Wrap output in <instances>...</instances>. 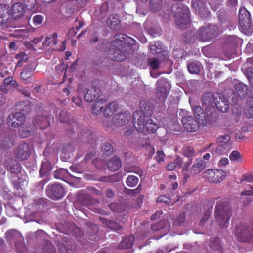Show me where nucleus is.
<instances>
[{
  "label": "nucleus",
  "instance_id": "nucleus-1",
  "mask_svg": "<svg viewBox=\"0 0 253 253\" xmlns=\"http://www.w3.org/2000/svg\"><path fill=\"white\" fill-rule=\"evenodd\" d=\"M133 40L126 36L122 34H117L115 36V40L111 42V48L110 50V54L112 56L110 57L113 60L122 62L126 59V55L122 50L126 43L133 44Z\"/></svg>",
  "mask_w": 253,
  "mask_h": 253
},
{
  "label": "nucleus",
  "instance_id": "nucleus-2",
  "mask_svg": "<svg viewBox=\"0 0 253 253\" xmlns=\"http://www.w3.org/2000/svg\"><path fill=\"white\" fill-rule=\"evenodd\" d=\"M171 10L172 14L175 17L176 22L178 25L181 26L183 28L182 25L184 26L189 24L190 12L187 6L181 4H175L171 7Z\"/></svg>",
  "mask_w": 253,
  "mask_h": 253
},
{
  "label": "nucleus",
  "instance_id": "nucleus-3",
  "mask_svg": "<svg viewBox=\"0 0 253 253\" xmlns=\"http://www.w3.org/2000/svg\"><path fill=\"white\" fill-rule=\"evenodd\" d=\"M239 23L240 30L246 35L253 32V25L250 12L245 8H240L239 11Z\"/></svg>",
  "mask_w": 253,
  "mask_h": 253
},
{
  "label": "nucleus",
  "instance_id": "nucleus-4",
  "mask_svg": "<svg viewBox=\"0 0 253 253\" xmlns=\"http://www.w3.org/2000/svg\"><path fill=\"white\" fill-rule=\"evenodd\" d=\"M202 102L203 107L205 108L206 111L211 110L216 107L219 111L225 112L229 108V105L223 102L222 103L224 104V106H222L219 102H215L213 95L210 93H205L203 96Z\"/></svg>",
  "mask_w": 253,
  "mask_h": 253
},
{
  "label": "nucleus",
  "instance_id": "nucleus-5",
  "mask_svg": "<svg viewBox=\"0 0 253 253\" xmlns=\"http://www.w3.org/2000/svg\"><path fill=\"white\" fill-rule=\"evenodd\" d=\"M230 216V211L227 209L219 204L216 206L215 218L221 227L227 226Z\"/></svg>",
  "mask_w": 253,
  "mask_h": 253
},
{
  "label": "nucleus",
  "instance_id": "nucleus-6",
  "mask_svg": "<svg viewBox=\"0 0 253 253\" xmlns=\"http://www.w3.org/2000/svg\"><path fill=\"white\" fill-rule=\"evenodd\" d=\"M157 89L156 96L161 102L165 100L168 93V90L170 88L169 82L165 78L161 79L157 82Z\"/></svg>",
  "mask_w": 253,
  "mask_h": 253
},
{
  "label": "nucleus",
  "instance_id": "nucleus-7",
  "mask_svg": "<svg viewBox=\"0 0 253 253\" xmlns=\"http://www.w3.org/2000/svg\"><path fill=\"white\" fill-rule=\"evenodd\" d=\"M204 174L205 176L210 182L215 183L221 182L225 177V172L218 169L207 170Z\"/></svg>",
  "mask_w": 253,
  "mask_h": 253
},
{
  "label": "nucleus",
  "instance_id": "nucleus-8",
  "mask_svg": "<svg viewBox=\"0 0 253 253\" xmlns=\"http://www.w3.org/2000/svg\"><path fill=\"white\" fill-rule=\"evenodd\" d=\"M11 180L14 186L17 190L22 189L27 185V176L24 171L21 170L14 173L11 176Z\"/></svg>",
  "mask_w": 253,
  "mask_h": 253
},
{
  "label": "nucleus",
  "instance_id": "nucleus-9",
  "mask_svg": "<svg viewBox=\"0 0 253 253\" xmlns=\"http://www.w3.org/2000/svg\"><path fill=\"white\" fill-rule=\"evenodd\" d=\"M133 124L138 132H145V116L142 111H137L133 113Z\"/></svg>",
  "mask_w": 253,
  "mask_h": 253
},
{
  "label": "nucleus",
  "instance_id": "nucleus-10",
  "mask_svg": "<svg viewBox=\"0 0 253 253\" xmlns=\"http://www.w3.org/2000/svg\"><path fill=\"white\" fill-rule=\"evenodd\" d=\"M234 233L238 240L242 242L253 241V237L252 236V231L245 225H241L237 227Z\"/></svg>",
  "mask_w": 253,
  "mask_h": 253
},
{
  "label": "nucleus",
  "instance_id": "nucleus-11",
  "mask_svg": "<svg viewBox=\"0 0 253 253\" xmlns=\"http://www.w3.org/2000/svg\"><path fill=\"white\" fill-rule=\"evenodd\" d=\"M47 196L53 200H58L64 196L65 191L63 187L60 184H54L49 185L47 190Z\"/></svg>",
  "mask_w": 253,
  "mask_h": 253
},
{
  "label": "nucleus",
  "instance_id": "nucleus-12",
  "mask_svg": "<svg viewBox=\"0 0 253 253\" xmlns=\"http://www.w3.org/2000/svg\"><path fill=\"white\" fill-rule=\"evenodd\" d=\"M199 32L202 40H208L217 36V27L208 24L201 28Z\"/></svg>",
  "mask_w": 253,
  "mask_h": 253
},
{
  "label": "nucleus",
  "instance_id": "nucleus-13",
  "mask_svg": "<svg viewBox=\"0 0 253 253\" xmlns=\"http://www.w3.org/2000/svg\"><path fill=\"white\" fill-rule=\"evenodd\" d=\"M7 121L9 126L13 127H17L24 123L25 117L21 112L11 113L9 115Z\"/></svg>",
  "mask_w": 253,
  "mask_h": 253
},
{
  "label": "nucleus",
  "instance_id": "nucleus-14",
  "mask_svg": "<svg viewBox=\"0 0 253 253\" xmlns=\"http://www.w3.org/2000/svg\"><path fill=\"white\" fill-rule=\"evenodd\" d=\"M15 156L18 159L23 160L27 159L30 155V148L27 143L20 144L14 151Z\"/></svg>",
  "mask_w": 253,
  "mask_h": 253
},
{
  "label": "nucleus",
  "instance_id": "nucleus-15",
  "mask_svg": "<svg viewBox=\"0 0 253 253\" xmlns=\"http://www.w3.org/2000/svg\"><path fill=\"white\" fill-rule=\"evenodd\" d=\"M185 128L189 132H195L199 128L197 121L191 116H184L181 120Z\"/></svg>",
  "mask_w": 253,
  "mask_h": 253
},
{
  "label": "nucleus",
  "instance_id": "nucleus-16",
  "mask_svg": "<svg viewBox=\"0 0 253 253\" xmlns=\"http://www.w3.org/2000/svg\"><path fill=\"white\" fill-rule=\"evenodd\" d=\"M130 119V113L129 112H124L114 115L112 119V122L116 126H122L126 124Z\"/></svg>",
  "mask_w": 253,
  "mask_h": 253
},
{
  "label": "nucleus",
  "instance_id": "nucleus-17",
  "mask_svg": "<svg viewBox=\"0 0 253 253\" xmlns=\"http://www.w3.org/2000/svg\"><path fill=\"white\" fill-rule=\"evenodd\" d=\"M5 237L8 241H13L15 243V247L18 250V246L22 244L23 237L18 231L10 230L5 233Z\"/></svg>",
  "mask_w": 253,
  "mask_h": 253
},
{
  "label": "nucleus",
  "instance_id": "nucleus-18",
  "mask_svg": "<svg viewBox=\"0 0 253 253\" xmlns=\"http://www.w3.org/2000/svg\"><path fill=\"white\" fill-rule=\"evenodd\" d=\"M10 7L2 4L0 5V25L8 26V22L10 20Z\"/></svg>",
  "mask_w": 253,
  "mask_h": 253
},
{
  "label": "nucleus",
  "instance_id": "nucleus-19",
  "mask_svg": "<svg viewBox=\"0 0 253 253\" xmlns=\"http://www.w3.org/2000/svg\"><path fill=\"white\" fill-rule=\"evenodd\" d=\"M192 8L194 12L201 17H205L209 13L208 9L201 0H193L192 1Z\"/></svg>",
  "mask_w": 253,
  "mask_h": 253
},
{
  "label": "nucleus",
  "instance_id": "nucleus-20",
  "mask_svg": "<svg viewBox=\"0 0 253 253\" xmlns=\"http://www.w3.org/2000/svg\"><path fill=\"white\" fill-rule=\"evenodd\" d=\"M100 95V90L95 86H89L84 93V99L87 102H92L98 98Z\"/></svg>",
  "mask_w": 253,
  "mask_h": 253
},
{
  "label": "nucleus",
  "instance_id": "nucleus-21",
  "mask_svg": "<svg viewBox=\"0 0 253 253\" xmlns=\"http://www.w3.org/2000/svg\"><path fill=\"white\" fill-rule=\"evenodd\" d=\"M4 167L12 174L17 173L21 170L20 164L11 157L6 159L4 163Z\"/></svg>",
  "mask_w": 253,
  "mask_h": 253
},
{
  "label": "nucleus",
  "instance_id": "nucleus-22",
  "mask_svg": "<svg viewBox=\"0 0 253 253\" xmlns=\"http://www.w3.org/2000/svg\"><path fill=\"white\" fill-rule=\"evenodd\" d=\"M206 166V162L201 158L195 160L194 164L191 168L190 173L197 175L202 171Z\"/></svg>",
  "mask_w": 253,
  "mask_h": 253
},
{
  "label": "nucleus",
  "instance_id": "nucleus-23",
  "mask_svg": "<svg viewBox=\"0 0 253 253\" xmlns=\"http://www.w3.org/2000/svg\"><path fill=\"white\" fill-rule=\"evenodd\" d=\"M15 141L14 136L7 135L2 137L0 140V148L6 149L12 147Z\"/></svg>",
  "mask_w": 253,
  "mask_h": 253
},
{
  "label": "nucleus",
  "instance_id": "nucleus-24",
  "mask_svg": "<svg viewBox=\"0 0 253 253\" xmlns=\"http://www.w3.org/2000/svg\"><path fill=\"white\" fill-rule=\"evenodd\" d=\"M25 9L21 3H16L13 4L12 7V16L16 18H19L24 15Z\"/></svg>",
  "mask_w": 253,
  "mask_h": 253
},
{
  "label": "nucleus",
  "instance_id": "nucleus-25",
  "mask_svg": "<svg viewBox=\"0 0 253 253\" xmlns=\"http://www.w3.org/2000/svg\"><path fill=\"white\" fill-rule=\"evenodd\" d=\"M119 108V104L117 102L114 101L110 103L104 109V116L106 117L112 116Z\"/></svg>",
  "mask_w": 253,
  "mask_h": 253
},
{
  "label": "nucleus",
  "instance_id": "nucleus-26",
  "mask_svg": "<svg viewBox=\"0 0 253 253\" xmlns=\"http://www.w3.org/2000/svg\"><path fill=\"white\" fill-rule=\"evenodd\" d=\"M107 24L114 30H118L120 28V20L116 15H110L107 19Z\"/></svg>",
  "mask_w": 253,
  "mask_h": 253
},
{
  "label": "nucleus",
  "instance_id": "nucleus-27",
  "mask_svg": "<svg viewBox=\"0 0 253 253\" xmlns=\"http://www.w3.org/2000/svg\"><path fill=\"white\" fill-rule=\"evenodd\" d=\"M158 127V124L155 122L152 119L149 118L146 120L145 130H146L148 133H153L155 132Z\"/></svg>",
  "mask_w": 253,
  "mask_h": 253
},
{
  "label": "nucleus",
  "instance_id": "nucleus-28",
  "mask_svg": "<svg viewBox=\"0 0 253 253\" xmlns=\"http://www.w3.org/2000/svg\"><path fill=\"white\" fill-rule=\"evenodd\" d=\"M107 167L111 171L118 170L121 167V161L116 156L113 157L107 163Z\"/></svg>",
  "mask_w": 253,
  "mask_h": 253
},
{
  "label": "nucleus",
  "instance_id": "nucleus-29",
  "mask_svg": "<svg viewBox=\"0 0 253 253\" xmlns=\"http://www.w3.org/2000/svg\"><path fill=\"white\" fill-rule=\"evenodd\" d=\"M52 169V167L49 162L45 160L41 164L40 170V175L42 176L46 175Z\"/></svg>",
  "mask_w": 253,
  "mask_h": 253
},
{
  "label": "nucleus",
  "instance_id": "nucleus-30",
  "mask_svg": "<svg viewBox=\"0 0 253 253\" xmlns=\"http://www.w3.org/2000/svg\"><path fill=\"white\" fill-rule=\"evenodd\" d=\"M37 123L41 129H44L49 125V119L44 115L39 116L36 119Z\"/></svg>",
  "mask_w": 253,
  "mask_h": 253
},
{
  "label": "nucleus",
  "instance_id": "nucleus-31",
  "mask_svg": "<svg viewBox=\"0 0 253 253\" xmlns=\"http://www.w3.org/2000/svg\"><path fill=\"white\" fill-rule=\"evenodd\" d=\"M236 91L240 98L244 97L247 93L246 85L242 83H237L235 85Z\"/></svg>",
  "mask_w": 253,
  "mask_h": 253
},
{
  "label": "nucleus",
  "instance_id": "nucleus-32",
  "mask_svg": "<svg viewBox=\"0 0 253 253\" xmlns=\"http://www.w3.org/2000/svg\"><path fill=\"white\" fill-rule=\"evenodd\" d=\"M134 237L132 236L125 238L120 244V247L122 248L127 249L131 248L133 244Z\"/></svg>",
  "mask_w": 253,
  "mask_h": 253
},
{
  "label": "nucleus",
  "instance_id": "nucleus-33",
  "mask_svg": "<svg viewBox=\"0 0 253 253\" xmlns=\"http://www.w3.org/2000/svg\"><path fill=\"white\" fill-rule=\"evenodd\" d=\"M103 101L102 99L95 102L92 108V112L93 114L98 115L100 114L103 108Z\"/></svg>",
  "mask_w": 253,
  "mask_h": 253
},
{
  "label": "nucleus",
  "instance_id": "nucleus-34",
  "mask_svg": "<svg viewBox=\"0 0 253 253\" xmlns=\"http://www.w3.org/2000/svg\"><path fill=\"white\" fill-rule=\"evenodd\" d=\"M33 130L32 127H29L27 125H25L20 127L19 129V134L20 137L25 138L30 135V133Z\"/></svg>",
  "mask_w": 253,
  "mask_h": 253
},
{
  "label": "nucleus",
  "instance_id": "nucleus-35",
  "mask_svg": "<svg viewBox=\"0 0 253 253\" xmlns=\"http://www.w3.org/2000/svg\"><path fill=\"white\" fill-rule=\"evenodd\" d=\"M100 220L103 223L105 224L107 226L112 230H118L121 228V226L115 222L108 221L104 218L100 219Z\"/></svg>",
  "mask_w": 253,
  "mask_h": 253
},
{
  "label": "nucleus",
  "instance_id": "nucleus-36",
  "mask_svg": "<svg viewBox=\"0 0 253 253\" xmlns=\"http://www.w3.org/2000/svg\"><path fill=\"white\" fill-rule=\"evenodd\" d=\"M149 7L152 11H156L162 5V0H149Z\"/></svg>",
  "mask_w": 253,
  "mask_h": 253
},
{
  "label": "nucleus",
  "instance_id": "nucleus-37",
  "mask_svg": "<svg viewBox=\"0 0 253 253\" xmlns=\"http://www.w3.org/2000/svg\"><path fill=\"white\" fill-rule=\"evenodd\" d=\"M182 153L187 157L193 158L196 156V152L194 148L190 146L184 147L182 148Z\"/></svg>",
  "mask_w": 253,
  "mask_h": 253
},
{
  "label": "nucleus",
  "instance_id": "nucleus-38",
  "mask_svg": "<svg viewBox=\"0 0 253 253\" xmlns=\"http://www.w3.org/2000/svg\"><path fill=\"white\" fill-rule=\"evenodd\" d=\"M193 110L194 112L195 116L198 120H203L205 117V114L202 108L200 106H194Z\"/></svg>",
  "mask_w": 253,
  "mask_h": 253
},
{
  "label": "nucleus",
  "instance_id": "nucleus-39",
  "mask_svg": "<svg viewBox=\"0 0 253 253\" xmlns=\"http://www.w3.org/2000/svg\"><path fill=\"white\" fill-rule=\"evenodd\" d=\"M43 253H55V249L51 242L46 241L43 248Z\"/></svg>",
  "mask_w": 253,
  "mask_h": 253
},
{
  "label": "nucleus",
  "instance_id": "nucleus-40",
  "mask_svg": "<svg viewBox=\"0 0 253 253\" xmlns=\"http://www.w3.org/2000/svg\"><path fill=\"white\" fill-rule=\"evenodd\" d=\"M188 69L190 73L193 74L198 73L200 69V65L198 63L192 62L188 65Z\"/></svg>",
  "mask_w": 253,
  "mask_h": 253
},
{
  "label": "nucleus",
  "instance_id": "nucleus-41",
  "mask_svg": "<svg viewBox=\"0 0 253 253\" xmlns=\"http://www.w3.org/2000/svg\"><path fill=\"white\" fill-rule=\"evenodd\" d=\"M138 182V178L134 175H129L126 178V184L131 187L135 186Z\"/></svg>",
  "mask_w": 253,
  "mask_h": 253
},
{
  "label": "nucleus",
  "instance_id": "nucleus-42",
  "mask_svg": "<svg viewBox=\"0 0 253 253\" xmlns=\"http://www.w3.org/2000/svg\"><path fill=\"white\" fill-rule=\"evenodd\" d=\"M57 117L61 122L67 123L68 120V116L66 110H60Z\"/></svg>",
  "mask_w": 253,
  "mask_h": 253
},
{
  "label": "nucleus",
  "instance_id": "nucleus-43",
  "mask_svg": "<svg viewBox=\"0 0 253 253\" xmlns=\"http://www.w3.org/2000/svg\"><path fill=\"white\" fill-rule=\"evenodd\" d=\"M210 247L214 249L220 251V241L219 238L212 239L209 245Z\"/></svg>",
  "mask_w": 253,
  "mask_h": 253
},
{
  "label": "nucleus",
  "instance_id": "nucleus-44",
  "mask_svg": "<svg viewBox=\"0 0 253 253\" xmlns=\"http://www.w3.org/2000/svg\"><path fill=\"white\" fill-rule=\"evenodd\" d=\"M24 4L28 10H32L37 4V0H24Z\"/></svg>",
  "mask_w": 253,
  "mask_h": 253
},
{
  "label": "nucleus",
  "instance_id": "nucleus-45",
  "mask_svg": "<svg viewBox=\"0 0 253 253\" xmlns=\"http://www.w3.org/2000/svg\"><path fill=\"white\" fill-rule=\"evenodd\" d=\"M148 64L152 69L156 70L159 67L160 61L157 58H151L148 60Z\"/></svg>",
  "mask_w": 253,
  "mask_h": 253
},
{
  "label": "nucleus",
  "instance_id": "nucleus-46",
  "mask_svg": "<svg viewBox=\"0 0 253 253\" xmlns=\"http://www.w3.org/2000/svg\"><path fill=\"white\" fill-rule=\"evenodd\" d=\"M125 170L127 172H134L138 174L139 175L141 176L143 172L142 170L138 167H132L129 168L126 167Z\"/></svg>",
  "mask_w": 253,
  "mask_h": 253
},
{
  "label": "nucleus",
  "instance_id": "nucleus-47",
  "mask_svg": "<svg viewBox=\"0 0 253 253\" xmlns=\"http://www.w3.org/2000/svg\"><path fill=\"white\" fill-rule=\"evenodd\" d=\"M109 207L111 210L114 211L121 212L123 210V206L117 203H112Z\"/></svg>",
  "mask_w": 253,
  "mask_h": 253
},
{
  "label": "nucleus",
  "instance_id": "nucleus-48",
  "mask_svg": "<svg viewBox=\"0 0 253 253\" xmlns=\"http://www.w3.org/2000/svg\"><path fill=\"white\" fill-rule=\"evenodd\" d=\"M102 150L105 154H109L112 152V147L109 143H104L101 146Z\"/></svg>",
  "mask_w": 253,
  "mask_h": 253
},
{
  "label": "nucleus",
  "instance_id": "nucleus-49",
  "mask_svg": "<svg viewBox=\"0 0 253 253\" xmlns=\"http://www.w3.org/2000/svg\"><path fill=\"white\" fill-rule=\"evenodd\" d=\"M59 174L60 176H65L66 175H68L69 176L73 177H76L75 176H73L71 175L70 173H69L68 170L66 169H59V170L56 171L54 174V176L55 178H58L57 177V175Z\"/></svg>",
  "mask_w": 253,
  "mask_h": 253
},
{
  "label": "nucleus",
  "instance_id": "nucleus-50",
  "mask_svg": "<svg viewBox=\"0 0 253 253\" xmlns=\"http://www.w3.org/2000/svg\"><path fill=\"white\" fill-rule=\"evenodd\" d=\"M185 214L184 213H181L174 220L173 224L175 226L180 225L185 221Z\"/></svg>",
  "mask_w": 253,
  "mask_h": 253
},
{
  "label": "nucleus",
  "instance_id": "nucleus-51",
  "mask_svg": "<svg viewBox=\"0 0 253 253\" xmlns=\"http://www.w3.org/2000/svg\"><path fill=\"white\" fill-rule=\"evenodd\" d=\"M244 72L249 81L253 84V68H249Z\"/></svg>",
  "mask_w": 253,
  "mask_h": 253
},
{
  "label": "nucleus",
  "instance_id": "nucleus-52",
  "mask_svg": "<svg viewBox=\"0 0 253 253\" xmlns=\"http://www.w3.org/2000/svg\"><path fill=\"white\" fill-rule=\"evenodd\" d=\"M211 209H208L205 212L204 216L202 217L200 221V224H204V222H206L209 218L211 213Z\"/></svg>",
  "mask_w": 253,
  "mask_h": 253
},
{
  "label": "nucleus",
  "instance_id": "nucleus-53",
  "mask_svg": "<svg viewBox=\"0 0 253 253\" xmlns=\"http://www.w3.org/2000/svg\"><path fill=\"white\" fill-rule=\"evenodd\" d=\"M32 71L25 70L21 73L20 76L22 79L27 80L32 76Z\"/></svg>",
  "mask_w": 253,
  "mask_h": 253
},
{
  "label": "nucleus",
  "instance_id": "nucleus-54",
  "mask_svg": "<svg viewBox=\"0 0 253 253\" xmlns=\"http://www.w3.org/2000/svg\"><path fill=\"white\" fill-rule=\"evenodd\" d=\"M230 140V136L228 135H224L223 136L218 137L217 139V141L218 143L225 144L227 143Z\"/></svg>",
  "mask_w": 253,
  "mask_h": 253
},
{
  "label": "nucleus",
  "instance_id": "nucleus-55",
  "mask_svg": "<svg viewBox=\"0 0 253 253\" xmlns=\"http://www.w3.org/2000/svg\"><path fill=\"white\" fill-rule=\"evenodd\" d=\"M240 153L237 151H233L231 152L229 156V158L231 161H236L240 158Z\"/></svg>",
  "mask_w": 253,
  "mask_h": 253
},
{
  "label": "nucleus",
  "instance_id": "nucleus-56",
  "mask_svg": "<svg viewBox=\"0 0 253 253\" xmlns=\"http://www.w3.org/2000/svg\"><path fill=\"white\" fill-rule=\"evenodd\" d=\"M165 154L162 151H158L156 156V159L159 163L164 161Z\"/></svg>",
  "mask_w": 253,
  "mask_h": 253
},
{
  "label": "nucleus",
  "instance_id": "nucleus-57",
  "mask_svg": "<svg viewBox=\"0 0 253 253\" xmlns=\"http://www.w3.org/2000/svg\"><path fill=\"white\" fill-rule=\"evenodd\" d=\"M133 131H134V130H133V128L132 127V126H127L124 128V135H125L126 136H129V135L132 134Z\"/></svg>",
  "mask_w": 253,
  "mask_h": 253
},
{
  "label": "nucleus",
  "instance_id": "nucleus-58",
  "mask_svg": "<svg viewBox=\"0 0 253 253\" xmlns=\"http://www.w3.org/2000/svg\"><path fill=\"white\" fill-rule=\"evenodd\" d=\"M43 21V17L41 15H37L33 17V22L35 25L41 24Z\"/></svg>",
  "mask_w": 253,
  "mask_h": 253
},
{
  "label": "nucleus",
  "instance_id": "nucleus-59",
  "mask_svg": "<svg viewBox=\"0 0 253 253\" xmlns=\"http://www.w3.org/2000/svg\"><path fill=\"white\" fill-rule=\"evenodd\" d=\"M245 113L246 116L250 118L253 116V105L250 106H247L245 109Z\"/></svg>",
  "mask_w": 253,
  "mask_h": 253
},
{
  "label": "nucleus",
  "instance_id": "nucleus-60",
  "mask_svg": "<svg viewBox=\"0 0 253 253\" xmlns=\"http://www.w3.org/2000/svg\"><path fill=\"white\" fill-rule=\"evenodd\" d=\"M17 58H22V59L19 60L17 62V66H21L22 65V60H26L27 58L26 55L23 53L18 54L17 55Z\"/></svg>",
  "mask_w": 253,
  "mask_h": 253
},
{
  "label": "nucleus",
  "instance_id": "nucleus-61",
  "mask_svg": "<svg viewBox=\"0 0 253 253\" xmlns=\"http://www.w3.org/2000/svg\"><path fill=\"white\" fill-rule=\"evenodd\" d=\"M183 162L182 159L178 156H176L174 159L173 163L175 164L176 167L180 168Z\"/></svg>",
  "mask_w": 253,
  "mask_h": 253
},
{
  "label": "nucleus",
  "instance_id": "nucleus-62",
  "mask_svg": "<svg viewBox=\"0 0 253 253\" xmlns=\"http://www.w3.org/2000/svg\"><path fill=\"white\" fill-rule=\"evenodd\" d=\"M0 253H6L5 243L4 240L0 237Z\"/></svg>",
  "mask_w": 253,
  "mask_h": 253
},
{
  "label": "nucleus",
  "instance_id": "nucleus-63",
  "mask_svg": "<svg viewBox=\"0 0 253 253\" xmlns=\"http://www.w3.org/2000/svg\"><path fill=\"white\" fill-rule=\"evenodd\" d=\"M241 181H247L248 182H253V175L252 174L243 175Z\"/></svg>",
  "mask_w": 253,
  "mask_h": 253
},
{
  "label": "nucleus",
  "instance_id": "nucleus-64",
  "mask_svg": "<svg viewBox=\"0 0 253 253\" xmlns=\"http://www.w3.org/2000/svg\"><path fill=\"white\" fill-rule=\"evenodd\" d=\"M72 102H74L75 103L76 106L79 107L82 104V100L81 98L79 97L78 96H77V97H73L72 98Z\"/></svg>",
  "mask_w": 253,
  "mask_h": 253
}]
</instances>
